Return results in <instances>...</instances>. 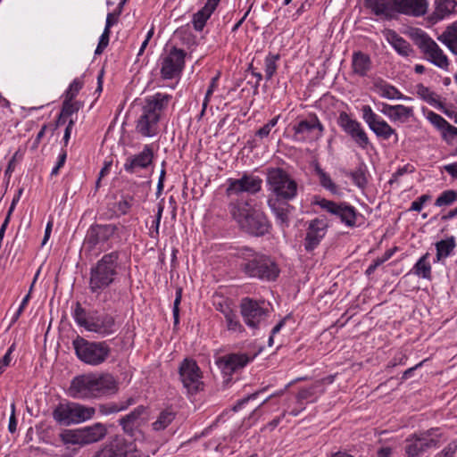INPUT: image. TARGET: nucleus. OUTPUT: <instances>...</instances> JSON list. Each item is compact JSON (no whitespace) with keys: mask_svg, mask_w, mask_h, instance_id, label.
Returning <instances> with one entry per match:
<instances>
[{"mask_svg":"<svg viewBox=\"0 0 457 457\" xmlns=\"http://www.w3.org/2000/svg\"><path fill=\"white\" fill-rule=\"evenodd\" d=\"M457 452V440L449 443L439 453L438 457H454Z\"/></svg>","mask_w":457,"mask_h":457,"instance_id":"nucleus-58","label":"nucleus"},{"mask_svg":"<svg viewBox=\"0 0 457 457\" xmlns=\"http://www.w3.org/2000/svg\"><path fill=\"white\" fill-rule=\"evenodd\" d=\"M395 11L398 12L413 16H423L428 7L427 0H394Z\"/></svg>","mask_w":457,"mask_h":457,"instance_id":"nucleus-24","label":"nucleus"},{"mask_svg":"<svg viewBox=\"0 0 457 457\" xmlns=\"http://www.w3.org/2000/svg\"><path fill=\"white\" fill-rule=\"evenodd\" d=\"M107 434V428L102 423H96L92 426L80 429L84 445H89L103 439Z\"/></svg>","mask_w":457,"mask_h":457,"instance_id":"nucleus-31","label":"nucleus"},{"mask_svg":"<svg viewBox=\"0 0 457 457\" xmlns=\"http://www.w3.org/2000/svg\"><path fill=\"white\" fill-rule=\"evenodd\" d=\"M112 445V444L110 440L108 443L104 444L103 447L94 454L93 457H115Z\"/></svg>","mask_w":457,"mask_h":457,"instance_id":"nucleus-57","label":"nucleus"},{"mask_svg":"<svg viewBox=\"0 0 457 457\" xmlns=\"http://www.w3.org/2000/svg\"><path fill=\"white\" fill-rule=\"evenodd\" d=\"M212 12L208 8L203 7L197 12L193 15L192 24L196 31H202L206 24V21L210 19Z\"/></svg>","mask_w":457,"mask_h":457,"instance_id":"nucleus-40","label":"nucleus"},{"mask_svg":"<svg viewBox=\"0 0 457 457\" xmlns=\"http://www.w3.org/2000/svg\"><path fill=\"white\" fill-rule=\"evenodd\" d=\"M373 90L378 96L389 100L406 99V97L394 86L378 79L373 83Z\"/></svg>","mask_w":457,"mask_h":457,"instance_id":"nucleus-32","label":"nucleus"},{"mask_svg":"<svg viewBox=\"0 0 457 457\" xmlns=\"http://www.w3.org/2000/svg\"><path fill=\"white\" fill-rule=\"evenodd\" d=\"M293 129L297 140L307 141L320 138L324 127L315 114H310L306 120L294 126Z\"/></svg>","mask_w":457,"mask_h":457,"instance_id":"nucleus-17","label":"nucleus"},{"mask_svg":"<svg viewBox=\"0 0 457 457\" xmlns=\"http://www.w3.org/2000/svg\"><path fill=\"white\" fill-rule=\"evenodd\" d=\"M317 174L320 177V182L323 187L329 190L331 193L336 194L337 192V187L335 183L330 179L329 175L327 174L320 167L316 168Z\"/></svg>","mask_w":457,"mask_h":457,"instance_id":"nucleus-46","label":"nucleus"},{"mask_svg":"<svg viewBox=\"0 0 457 457\" xmlns=\"http://www.w3.org/2000/svg\"><path fill=\"white\" fill-rule=\"evenodd\" d=\"M109 37H110V23L108 22V25L105 26L104 32L102 33L98 45L96 46V49L95 51L96 54H101L104 50L107 47L109 44Z\"/></svg>","mask_w":457,"mask_h":457,"instance_id":"nucleus-50","label":"nucleus"},{"mask_svg":"<svg viewBox=\"0 0 457 457\" xmlns=\"http://www.w3.org/2000/svg\"><path fill=\"white\" fill-rule=\"evenodd\" d=\"M179 374L189 394H195L203 388L201 371L195 361L185 359L179 365Z\"/></svg>","mask_w":457,"mask_h":457,"instance_id":"nucleus-12","label":"nucleus"},{"mask_svg":"<svg viewBox=\"0 0 457 457\" xmlns=\"http://www.w3.org/2000/svg\"><path fill=\"white\" fill-rule=\"evenodd\" d=\"M437 428H431L419 434H414L405 440L404 450L408 457H418L428 449L436 447L439 435Z\"/></svg>","mask_w":457,"mask_h":457,"instance_id":"nucleus-10","label":"nucleus"},{"mask_svg":"<svg viewBox=\"0 0 457 457\" xmlns=\"http://www.w3.org/2000/svg\"><path fill=\"white\" fill-rule=\"evenodd\" d=\"M437 39L443 43L452 54L457 55V21L447 26L445 30L438 36Z\"/></svg>","mask_w":457,"mask_h":457,"instance_id":"nucleus-33","label":"nucleus"},{"mask_svg":"<svg viewBox=\"0 0 457 457\" xmlns=\"http://www.w3.org/2000/svg\"><path fill=\"white\" fill-rule=\"evenodd\" d=\"M361 112L363 120L378 137L386 140L390 138L391 136L395 135V142L398 141L395 129H394L386 120L378 117L372 111L370 105H363Z\"/></svg>","mask_w":457,"mask_h":457,"instance_id":"nucleus-15","label":"nucleus"},{"mask_svg":"<svg viewBox=\"0 0 457 457\" xmlns=\"http://www.w3.org/2000/svg\"><path fill=\"white\" fill-rule=\"evenodd\" d=\"M413 115V110L411 107H407L403 104L395 105V109L392 113L391 120L394 121L402 120L404 121Z\"/></svg>","mask_w":457,"mask_h":457,"instance_id":"nucleus-44","label":"nucleus"},{"mask_svg":"<svg viewBox=\"0 0 457 457\" xmlns=\"http://www.w3.org/2000/svg\"><path fill=\"white\" fill-rule=\"evenodd\" d=\"M135 403L133 398H129L126 403H111L100 405L99 409L103 414L108 415L111 413H116L120 411L127 409L129 406Z\"/></svg>","mask_w":457,"mask_h":457,"instance_id":"nucleus-41","label":"nucleus"},{"mask_svg":"<svg viewBox=\"0 0 457 457\" xmlns=\"http://www.w3.org/2000/svg\"><path fill=\"white\" fill-rule=\"evenodd\" d=\"M456 6V0H435V10L429 16V21L436 23L454 12Z\"/></svg>","mask_w":457,"mask_h":457,"instance_id":"nucleus-30","label":"nucleus"},{"mask_svg":"<svg viewBox=\"0 0 457 457\" xmlns=\"http://www.w3.org/2000/svg\"><path fill=\"white\" fill-rule=\"evenodd\" d=\"M83 83L79 79H74L70 85L65 94V99L73 100L79 90L82 88Z\"/></svg>","mask_w":457,"mask_h":457,"instance_id":"nucleus-53","label":"nucleus"},{"mask_svg":"<svg viewBox=\"0 0 457 457\" xmlns=\"http://www.w3.org/2000/svg\"><path fill=\"white\" fill-rule=\"evenodd\" d=\"M395 109V105L382 104L381 112L385 115H386L387 117H389V119L391 120L392 113L394 112Z\"/></svg>","mask_w":457,"mask_h":457,"instance_id":"nucleus-61","label":"nucleus"},{"mask_svg":"<svg viewBox=\"0 0 457 457\" xmlns=\"http://www.w3.org/2000/svg\"><path fill=\"white\" fill-rule=\"evenodd\" d=\"M80 107L81 104L79 102H72V100L65 99L62 103L60 119L62 118V116H71L74 112H77Z\"/></svg>","mask_w":457,"mask_h":457,"instance_id":"nucleus-47","label":"nucleus"},{"mask_svg":"<svg viewBox=\"0 0 457 457\" xmlns=\"http://www.w3.org/2000/svg\"><path fill=\"white\" fill-rule=\"evenodd\" d=\"M268 205L274 213L277 222L281 226L287 227L289 223V214L294 209V207L288 204V201L269 197Z\"/></svg>","mask_w":457,"mask_h":457,"instance_id":"nucleus-25","label":"nucleus"},{"mask_svg":"<svg viewBox=\"0 0 457 457\" xmlns=\"http://www.w3.org/2000/svg\"><path fill=\"white\" fill-rule=\"evenodd\" d=\"M146 408L143 405H139L135 408L130 413L122 417L120 420V425L122 427L123 431L133 436L135 430L142 424V415L145 412Z\"/></svg>","mask_w":457,"mask_h":457,"instance_id":"nucleus-27","label":"nucleus"},{"mask_svg":"<svg viewBox=\"0 0 457 457\" xmlns=\"http://www.w3.org/2000/svg\"><path fill=\"white\" fill-rule=\"evenodd\" d=\"M457 200V192L455 190L444 191L436 200V206H448Z\"/></svg>","mask_w":457,"mask_h":457,"instance_id":"nucleus-45","label":"nucleus"},{"mask_svg":"<svg viewBox=\"0 0 457 457\" xmlns=\"http://www.w3.org/2000/svg\"><path fill=\"white\" fill-rule=\"evenodd\" d=\"M348 175L352 178L353 183L359 187H364L367 184V179L361 168L350 172Z\"/></svg>","mask_w":457,"mask_h":457,"instance_id":"nucleus-52","label":"nucleus"},{"mask_svg":"<svg viewBox=\"0 0 457 457\" xmlns=\"http://www.w3.org/2000/svg\"><path fill=\"white\" fill-rule=\"evenodd\" d=\"M387 40L396 52L403 56H408L412 52L411 45L394 30L387 31Z\"/></svg>","mask_w":457,"mask_h":457,"instance_id":"nucleus-35","label":"nucleus"},{"mask_svg":"<svg viewBox=\"0 0 457 457\" xmlns=\"http://www.w3.org/2000/svg\"><path fill=\"white\" fill-rule=\"evenodd\" d=\"M46 129H47L46 125L42 126L41 129L39 130V132L37 133L36 138L34 139V141L32 143L31 150H36L38 147V145H39L42 137L46 134Z\"/></svg>","mask_w":457,"mask_h":457,"instance_id":"nucleus-60","label":"nucleus"},{"mask_svg":"<svg viewBox=\"0 0 457 457\" xmlns=\"http://www.w3.org/2000/svg\"><path fill=\"white\" fill-rule=\"evenodd\" d=\"M262 180L259 177L244 174L241 179H228V187L227 188V195L240 194L247 192L255 194L262 188Z\"/></svg>","mask_w":457,"mask_h":457,"instance_id":"nucleus-20","label":"nucleus"},{"mask_svg":"<svg viewBox=\"0 0 457 457\" xmlns=\"http://www.w3.org/2000/svg\"><path fill=\"white\" fill-rule=\"evenodd\" d=\"M240 254L243 258L241 269L247 277L275 280L278 276L279 269L270 257L247 247L241 249Z\"/></svg>","mask_w":457,"mask_h":457,"instance_id":"nucleus-3","label":"nucleus"},{"mask_svg":"<svg viewBox=\"0 0 457 457\" xmlns=\"http://www.w3.org/2000/svg\"><path fill=\"white\" fill-rule=\"evenodd\" d=\"M266 184L271 195L269 197L293 200L297 195L296 181L282 168L270 167L266 170Z\"/></svg>","mask_w":457,"mask_h":457,"instance_id":"nucleus-7","label":"nucleus"},{"mask_svg":"<svg viewBox=\"0 0 457 457\" xmlns=\"http://www.w3.org/2000/svg\"><path fill=\"white\" fill-rule=\"evenodd\" d=\"M39 275V270H37V274L35 275V278L33 279V282L32 284L30 285V287H29V293L25 295V297L23 298V300L21 301V303L20 305V307L18 308L16 313L14 314L13 318H12V323H14L18 319L19 317L21 316V314L22 313L24 308L26 307L28 302L29 301L30 299V294L32 292V289H33V287H34V284L37 278Z\"/></svg>","mask_w":457,"mask_h":457,"instance_id":"nucleus-51","label":"nucleus"},{"mask_svg":"<svg viewBox=\"0 0 457 457\" xmlns=\"http://www.w3.org/2000/svg\"><path fill=\"white\" fill-rule=\"evenodd\" d=\"M182 297V289L179 288L176 292V298L173 303V318H174V325H178L179 322V304Z\"/></svg>","mask_w":457,"mask_h":457,"instance_id":"nucleus-55","label":"nucleus"},{"mask_svg":"<svg viewBox=\"0 0 457 457\" xmlns=\"http://www.w3.org/2000/svg\"><path fill=\"white\" fill-rule=\"evenodd\" d=\"M250 360L246 353H229L218 358L216 364L222 373L231 376L234 372L243 369Z\"/></svg>","mask_w":457,"mask_h":457,"instance_id":"nucleus-22","label":"nucleus"},{"mask_svg":"<svg viewBox=\"0 0 457 457\" xmlns=\"http://www.w3.org/2000/svg\"><path fill=\"white\" fill-rule=\"evenodd\" d=\"M392 449L390 447H382L378 451V457H391Z\"/></svg>","mask_w":457,"mask_h":457,"instance_id":"nucleus-64","label":"nucleus"},{"mask_svg":"<svg viewBox=\"0 0 457 457\" xmlns=\"http://www.w3.org/2000/svg\"><path fill=\"white\" fill-rule=\"evenodd\" d=\"M93 407L84 406L78 403L68 402L59 403L53 411L54 420L62 426H70L84 422L95 414Z\"/></svg>","mask_w":457,"mask_h":457,"instance_id":"nucleus-9","label":"nucleus"},{"mask_svg":"<svg viewBox=\"0 0 457 457\" xmlns=\"http://www.w3.org/2000/svg\"><path fill=\"white\" fill-rule=\"evenodd\" d=\"M445 170L448 172L453 178L457 179V162L455 163L447 164L444 167Z\"/></svg>","mask_w":457,"mask_h":457,"instance_id":"nucleus-63","label":"nucleus"},{"mask_svg":"<svg viewBox=\"0 0 457 457\" xmlns=\"http://www.w3.org/2000/svg\"><path fill=\"white\" fill-rule=\"evenodd\" d=\"M416 93L418 96L428 104L436 108H442V102L439 101V96L431 91L429 87L420 83L416 86Z\"/></svg>","mask_w":457,"mask_h":457,"instance_id":"nucleus-36","label":"nucleus"},{"mask_svg":"<svg viewBox=\"0 0 457 457\" xmlns=\"http://www.w3.org/2000/svg\"><path fill=\"white\" fill-rule=\"evenodd\" d=\"M221 312L224 314L226 322H227V328L228 330L231 331H239L241 332L243 330V327L240 324L239 320L237 318V315L235 312H233L230 309L226 308L225 310H221Z\"/></svg>","mask_w":457,"mask_h":457,"instance_id":"nucleus-42","label":"nucleus"},{"mask_svg":"<svg viewBox=\"0 0 457 457\" xmlns=\"http://www.w3.org/2000/svg\"><path fill=\"white\" fill-rule=\"evenodd\" d=\"M117 389V383L112 375L87 373L74 377L68 393L72 398L86 400L114 394Z\"/></svg>","mask_w":457,"mask_h":457,"instance_id":"nucleus-1","label":"nucleus"},{"mask_svg":"<svg viewBox=\"0 0 457 457\" xmlns=\"http://www.w3.org/2000/svg\"><path fill=\"white\" fill-rule=\"evenodd\" d=\"M428 120L440 132L443 139L446 142H449V135L452 131L451 129L453 128L446 120H445L441 115L429 111L427 114Z\"/></svg>","mask_w":457,"mask_h":457,"instance_id":"nucleus-34","label":"nucleus"},{"mask_svg":"<svg viewBox=\"0 0 457 457\" xmlns=\"http://www.w3.org/2000/svg\"><path fill=\"white\" fill-rule=\"evenodd\" d=\"M230 213L240 228L248 234L261 237L269 232L270 225L266 215L248 203L230 205Z\"/></svg>","mask_w":457,"mask_h":457,"instance_id":"nucleus-2","label":"nucleus"},{"mask_svg":"<svg viewBox=\"0 0 457 457\" xmlns=\"http://www.w3.org/2000/svg\"><path fill=\"white\" fill-rule=\"evenodd\" d=\"M328 229L326 220L316 218L310 221L304 238V249L307 252L313 251L325 237Z\"/></svg>","mask_w":457,"mask_h":457,"instance_id":"nucleus-21","label":"nucleus"},{"mask_svg":"<svg viewBox=\"0 0 457 457\" xmlns=\"http://www.w3.org/2000/svg\"><path fill=\"white\" fill-rule=\"evenodd\" d=\"M111 441L115 457H144L132 442L127 441L121 436H115Z\"/></svg>","mask_w":457,"mask_h":457,"instance_id":"nucleus-26","label":"nucleus"},{"mask_svg":"<svg viewBox=\"0 0 457 457\" xmlns=\"http://www.w3.org/2000/svg\"><path fill=\"white\" fill-rule=\"evenodd\" d=\"M219 79V75L215 76L214 78L212 79V81L208 87V89L205 93V96H204V102H203V107H202V111H201V113H200V116L202 117L204 112H205V110L207 108V105L210 102V99H211V96H212L216 87H217V81Z\"/></svg>","mask_w":457,"mask_h":457,"instance_id":"nucleus-49","label":"nucleus"},{"mask_svg":"<svg viewBox=\"0 0 457 457\" xmlns=\"http://www.w3.org/2000/svg\"><path fill=\"white\" fill-rule=\"evenodd\" d=\"M186 54L183 50L173 47L162 60L161 75L164 79H171L179 76L185 64Z\"/></svg>","mask_w":457,"mask_h":457,"instance_id":"nucleus-19","label":"nucleus"},{"mask_svg":"<svg viewBox=\"0 0 457 457\" xmlns=\"http://www.w3.org/2000/svg\"><path fill=\"white\" fill-rule=\"evenodd\" d=\"M176 412L170 408L162 411L156 420L152 423V428L154 431L164 430L175 419Z\"/></svg>","mask_w":457,"mask_h":457,"instance_id":"nucleus-37","label":"nucleus"},{"mask_svg":"<svg viewBox=\"0 0 457 457\" xmlns=\"http://www.w3.org/2000/svg\"><path fill=\"white\" fill-rule=\"evenodd\" d=\"M170 99V95L162 93L146 98L137 123V130L142 136L153 137L157 133L161 112L167 107Z\"/></svg>","mask_w":457,"mask_h":457,"instance_id":"nucleus-6","label":"nucleus"},{"mask_svg":"<svg viewBox=\"0 0 457 457\" xmlns=\"http://www.w3.org/2000/svg\"><path fill=\"white\" fill-rule=\"evenodd\" d=\"M372 62L369 54L361 51L353 52L352 56V69L355 75L366 77L371 71Z\"/></svg>","mask_w":457,"mask_h":457,"instance_id":"nucleus-28","label":"nucleus"},{"mask_svg":"<svg viewBox=\"0 0 457 457\" xmlns=\"http://www.w3.org/2000/svg\"><path fill=\"white\" fill-rule=\"evenodd\" d=\"M455 246L456 244L453 237H450L445 240H440L436 242V261H441L442 259L448 257L452 253Z\"/></svg>","mask_w":457,"mask_h":457,"instance_id":"nucleus-38","label":"nucleus"},{"mask_svg":"<svg viewBox=\"0 0 457 457\" xmlns=\"http://www.w3.org/2000/svg\"><path fill=\"white\" fill-rule=\"evenodd\" d=\"M367 8L377 16L391 19L395 11L394 0H365Z\"/></svg>","mask_w":457,"mask_h":457,"instance_id":"nucleus-29","label":"nucleus"},{"mask_svg":"<svg viewBox=\"0 0 457 457\" xmlns=\"http://www.w3.org/2000/svg\"><path fill=\"white\" fill-rule=\"evenodd\" d=\"M73 318L79 327L102 337L111 336L118 330L115 318L112 315L99 314L98 311L87 312L79 302L76 303Z\"/></svg>","mask_w":457,"mask_h":457,"instance_id":"nucleus-5","label":"nucleus"},{"mask_svg":"<svg viewBox=\"0 0 457 457\" xmlns=\"http://www.w3.org/2000/svg\"><path fill=\"white\" fill-rule=\"evenodd\" d=\"M428 253H425L419 259L413 267L414 273L423 278H430L431 277V265L428 262Z\"/></svg>","mask_w":457,"mask_h":457,"instance_id":"nucleus-39","label":"nucleus"},{"mask_svg":"<svg viewBox=\"0 0 457 457\" xmlns=\"http://www.w3.org/2000/svg\"><path fill=\"white\" fill-rule=\"evenodd\" d=\"M262 304L263 302L259 303L250 298L242 300L240 304L241 315L247 326L257 328L260 323L266 319L268 310Z\"/></svg>","mask_w":457,"mask_h":457,"instance_id":"nucleus-14","label":"nucleus"},{"mask_svg":"<svg viewBox=\"0 0 457 457\" xmlns=\"http://www.w3.org/2000/svg\"><path fill=\"white\" fill-rule=\"evenodd\" d=\"M118 228L114 224H93L87 231L84 239V247L86 250L94 251L97 245H104L117 231Z\"/></svg>","mask_w":457,"mask_h":457,"instance_id":"nucleus-13","label":"nucleus"},{"mask_svg":"<svg viewBox=\"0 0 457 457\" xmlns=\"http://www.w3.org/2000/svg\"><path fill=\"white\" fill-rule=\"evenodd\" d=\"M62 439L65 444L84 445L80 429L78 431H66L62 435Z\"/></svg>","mask_w":457,"mask_h":457,"instance_id":"nucleus-48","label":"nucleus"},{"mask_svg":"<svg viewBox=\"0 0 457 457\" xmlns=\"http://www.w3.org/2000/svg\"><path fill=\"white\" fill-rule=\"evenodd\" d=\"M270 130H271V129L270 127H268L267 124H265L263 127H262L261 129H259L256 131L255 135L257 137H259L260 138H264L270 135Z\"/></svg>","mask_w":457,"mask_h":457,"instance_id":"nucleus-62","label":"nucleus"},{"mask_svg":"<svg viewBox=\"0 0 457 457\" xmlns=\"http://www.w3.org/2000/svg\"><path fill=\"white\" fill-rule=\"evenodd\" d=\"M280 55L278 54H269L265 58V78L267 80H270L277 71V61H278Z\"/></svg>","mask_w":457,"mask_h":457,"instance_id":"nucleus-43","label":"nucleus"},{"mask_svg":"<svg viewBox=\"0 0 457 457\" xmlns=\"http://www.w3.org/2000/svg\"><path fill=\"white\" fill-rule=\"evenodd\" d=\"M320 386V381H317L314 385H312V386L308 387V388H303L299 391L298 395H297V398L299 401H302V400H307L309 398H311L312 396L314 395L315 394V389Z\"/></svg>","mask_w":457,"mask_h":457,"instance_id":"nucleus-54","label":"nucleus"},{"mask_svg":"<svg viewBox=\"0 0 457 457\" xmlns=\"http://www.w3.org/2000/svg\"><path fill=\"white\" fill-rule=\"evenodd\" d=\"M119 258L118 251L105 253L90 269L89 289L92 293L100 294L114 282L118 275Z\"/></svg>","mask_w":457,"mask_h":457,"instance_id":"nucleus-4","label":"nucleus"},{"mask_svg":"<svg viewBox=\"0 0 457 457\" xmlns=\"http://www.w3.org/2000/svg\"><path fill=\"white\" fill-rule=\"evenodd\" d=\"M318 204L328 212L337 216L347 227H354L356 224L357 212L353 206L346 203H335L333 201L321 199Z\"/></svg>","mask_w":457,"mask_h":457,"instance_id":"nucleus-18","label":"nucleus"},{"mask_svg":"<svg viewBox=\"0 0 457 457\" xmlns=\"http://www.w3.org/2000/svg\"><path fill=\"white\" fill-rule=\"evenodd\" d=\"M77 357L86 364L97 366L106 361L111 348L105 342L87 341L77 337L72 342Z\"/></svg>","mask_w":457,"mask_h":457,"instance_id":"nucleus-8","label":"nucleus"},{"mask_svg":"<svg viewBox=\"0 0 457 457\" xmlns=\"http://www.w3.org/2000/svg\"><path fill=\"white\" fill-rule=\"evenodd\" d=\"M269 388V386H264L262 387V389L247 395L246 397L239 400L237 402V403L233 407V411H237L238 409H240L245 403H246L248 401L252 400V399H255L257 397L258 395L267 391Z\"/></svg>","mask_w":457,"mask_h":457,"instance_id":"nucleus-59","label":"nucleus"},{"mask_svg":"<svg viewBox=\"0 0 457 457\" xmlns=\"http://www.w3.org/2000/svg\"><path fill=\"white\" fill-rule=\"evenodd\" d=\"M337 123L359 147L361 149L368 147L370 139L359 121L352 119L345 112H342L339 114Z\"/></svg>","mask_w":457,"mask_h":457,"instance_id":"nucleus-16","label":"nucleus"},{"mask_svg":"<svg viewBox=\"0 0 457 457\" xmlns=\"http://www.w3.org/2000/svg\"><path fill=\"white\" fill-rule=\"evenodd\" d=\"M416 43L428 61L440 69H448L449 61L447 56L431 37L425 33H421L417 37Z\"/></svg>","mask_w":457,"mask_h":457,"instance_id":"nucleus-11","label":"nucleus"},{"mask_svg":"<svg viewBox=\"0 0 457 457\" xmlns=\"http://www.w3.org/2000/svg\"><path fill=\"white\" fill-rule=\"evenodd\" d=\"M132 196H126L116 204V208L120 214H126L132 206Z\"/></svg>","mask_w":457,"mask_h":457,"instance_id":"nucleus-56","label":"nucleus"},{"mask_svg":"<svg viewBox=\"0 0 457 457\" xmlns=\"http://www.w3.org/2000/svg\"><path fill=\"white\" fill-rule=\"evenodd\" d=\"M154 152L150 145H145L143 151L127 158L124 170L129 173H135L139 169L147 168L153 162Z\"/></svg>","mask_w":457,"mask_h":457,"instance_id":"nucleus-23","label":"nucleus"}]
</instances>
